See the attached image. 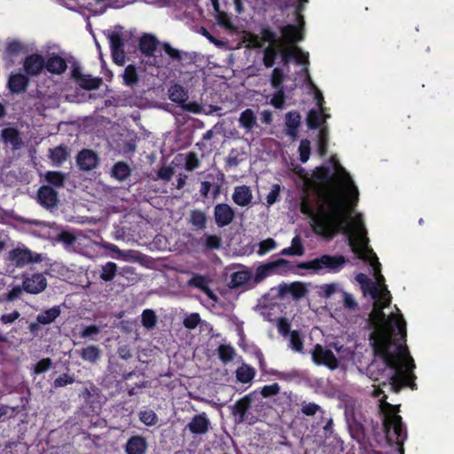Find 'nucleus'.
<instances>
[{
    "label": "nucleus",
    "mask_w": 454,
    "mask_h": 454,
    "mask_svg": "<svg viewBox=\"0 0 454 454\" xmlns=\"http://www.w3.org/2000/svg\"><path fill=\"white\" fill-rule=\"evenodd\" d=\"M22 287L23 290L28 294H37L46 289L47 280L41 273L23 276Z\"/></svg>",
    "instance_id": "obj_14"
},
{
    "label": "nucleus",
    "mask_w": 454,
    "mask_h": 454,
    "mask_svg": "<svg viewBox=\"0 0 454 454\" xmlns=\"http://www.w3.org/2000/svg\"><path fill=\"white\" fill-rule=\"evenodd\" d=\"M74 382V378L68 375L67 373H64L55 379L53 385L55 387H62L68 384H72Z\"/></svg>",
    "instance_id": "obj_64"
},
{
    "label": "nucleus",
    "mask_w": 454,
    "mask_h": 454,
    "mask_svg": "<svg viewBox=\"0 0 454 454\" xmlns=\"http://www.w3.org/2000/svg\"><path fill=\"white\" fill-rule=\"evenodd\" d=\"M214 217L215 224L222 228L232 223L235 217V212L230 205L220 203L214 208Z\"/></svg>",
    "instance_id": "obj_16"
},
{
    "label": "nucleus",
    "mask_w": 454,
    "mask_h": 454,
    "mask_svg": "<svg viewBox=\"0 0 454 454\" xmlns=\"http://www.w3.org/2000/svg\"><path fill=\"white\" fill-rule=\"evenodd\" d=\"M45 64V59L40 54L34 53L25 58L23 60V68L27 76L39 75Z\"/></svg>",
    "instance_id": "obj_17"
},
{
    "label": "nucleus",
    "mask_w": 454,
    "mask_h": 454,
    "mask_svg": "<svg viewBox=\"0 0 454 454\" xmlns=\"http://www.w3.org/2000/svg\"><path fill=\"white\" fill-rule=\"evenodd\" d=\"M25 51H27V49L24 44L17 40L10 42L6 47V53L9 56H16Z\"/></svg>",
    "instance_id": "obj_50"
},
{
    "label": "nucleus",
    "mask_w": 454,
    "mask_h": 454,
    "mask_svg": "<svg viewBox=\"0 0 454 454\" xmlns=\"http://www.w3.org/2000/svg\"><path fill=\"white\" fill-rule=\"evenodd\" d=\"M289 335L291 348L297 352H301L303 348V343L299 333L297 331H292Z\"/></svg>",
    "instance_id": "obj_56"
},
{
    "label": "nucleus",
    "mask_w": 454,
    "mask_h": 454,
    "mask_svg": "<svg viewBox=\"0 0 454 454\" xmlns=\"http://www.w3.org/2000/svg\"><path fill=\"white\" fill-rule=\"evenodd\" d=\"M232 200L237 205L240 207L248 206L253 200L251 189L247 185L237 186L234 189Z\"/></svg>",
    "instance_id": "obj_25"
},
{
    "label": "nucleus",
    "mask_w": 454,
    "mask_h": 454,
    "mask_svg": "<svg viewBox=\"0 0 454 454\" xmlns=\"http://www.w3.org/2000/svg\"><path fill=\"white\" fill-rule=\"evenodd\" d=\"M288 262L285 259H278L275 262H270L257 267L254 277V283H260L266 277L274 272L278 267L285 266Z\"/></svg>",
    "instance_id": "obj_19"
},
{
    "label": "nucleus",
    "mask_w": 454,
    "mask_h": 454,
    "mask_svg": "<svg viewBox=\"0 0 454 454\" xmlns=\"http://www.w3.org/2000/svg\"><path fill=\"white\" fill-rule=\"evenodd\" d=\"M346 262L347 260L343 255L324 254L311 261L301 263L299 268L311 270L313 272H319L322 270L336 272L339 271Z\"/></svg>",
    "instance_id": "obj_5"
},
{
    "label": "nucleus",
    "mask_w": 454,
    "mask_h": 454,
    "mask_svg": "<svg viewBox=\"0 0 454 454\" xmlns=\"http://www.w3.org/2000/svg\"><path fill=\"white\" fill-rule=\"evenodd\" d=\"M60 315L59 306H54L49 309L44 310L36 317L38 323L42 325H48L52 323Z\"/></svg>",
    "instance_id": "obj_41"
},
{
    "label": "nucleus",
    "mask_w": 454,
    "mask_h": 454,
    "mask_svg": "<svg viewBox=\"0 0 454 454\" xmlns=\"http://www.w3.org/2000/svg\"><path fill=\"white\" fill-rule=\"evenodd\" d=\"M107 37L110 43L113 60L118 66H123L126 60L124 51V39L122 35L115 31L108 32Z\"/></svg>",
    "instance_id": "obj_11"
},
{
    "label": "nucleus",
    "mask_w": 454,
    "mask_h": 454,
    "mask_svg": "<svg viewBox=\"0 0 454 454\" xmlns=\"http://www.w3.org/2000/svg\"><path fill=\"white\" fill-rule=\"evenodd\" d=\"M330 115L325 114V108L311 109L307 115V125L309 129H315L322 127Z\"/></svg>",
    "instance_id": "obj_22"
},
{
    "label": "nucleus",
    "mask_w": 454,
    "mask_h": 454,
    "mask_svg": "<svg viewBox=\"0 0 454 454\" xmlns=\"http://www.w3.org/2000/svg\"><path fill=\"white\" fill-rule=\"evenodd\" d=\"M29 83L28 76L25 74H12L8 80V89L12 93H21L26 91Z\"/></svg>",
    "instance_id": "obj_21"
},
{
    "label": "nucleus",
    "mask_w": 454,
    "mask_h": 454,
    "mask_svg": "<svg viewBox=\"0 0 454 454\" xmlns=\"http://www.w3.org/2000/svg\"><path fill=\"white\" fill-rule=\"evenodd\" d=\"M162 49L173 62H176L179 67L195 64L198 59V54L194 51H182L171 46L169 43H163Z\"/></svg>",
    "instance_id": "obj_8"
},
{
    "label": "nucleus",
    "mask_w": 454,
    "mask_h": 454,
    "mask_svg": "<svg viewBox=\"0 0 454 454\" xmlns=\"http://www.w3.org/2000/svg\"><path fill=\"white\" fill-rule=\"evenodd\" d=\"M339 285L336 283L325 284L320 286L319 295L324 298H330L333 294L340 292Z\"/></svg>",
    "instance_id": "obj_51"
},
{
    "label": "nucleus",
    "mask_w": 454,
    "mask_h": 454,
    "mask_svg": "<svg viewBox=\"0 0 454 454\" xmlns=\"http://www.w3.org/2000/svg\"><path fill=\"white\" fill-rule=\"evenodd\" d=\"M76 164L82 171L95 169L99 164V157L90 149H82L76 155Z\"/></svg>",
    "instance_id": "obj_15"
},
{
    "label": "nucleus",
    "mask_w": 454,
    "mask_h": 454,
    "mask_svg": "<svg viewBox=\"0 0 454 454\" xmlns=\"http://www.w3.org/2000/svg\"><path fill=\"white\" fill-rule=\"evenodd\" d=\"M197 244L202 245L203 251L217 250L221 248L223 241L222 238L214 234L205 233L203 237L196 240Z\"/></svg>",
    "instance_id": "obj_29"
},
{
    "label": "nucleus",
    "mask_w": 454,
    "mask_h": 454,
    "mask_svg": "<svg viewBox=\"0 0 454 454\" xmlns=\"http://www.w3.org/2000/svg\"><path fill=\"white\" fill-rule=\"evenodd\" d=\"M346 420L354 437L364 436L365 417L359 406L347 404L345 408Z\"/></svg>",
    "instance_id": "obj_7"
},
{
    "label": "nucleus",
    "mask_w": 454,
    "mask_h": 454,
    "mask_svg": "<svg viewBox=\"0 0 454 454\" xmlns=\"http://www.w3.org/2000/svg\"><path fill=\"white\" fill-rule=\"evenodd\" d=\"M142 325L148 329H153L157 323V316L153 309H145L141 315Z\"/></svg>",
    "instance_id": "obj_44"
},
{
    "label": "nucleus",
    "mask_w": 454,
    "mask_h": 454,
    "mask_svg": "<svg viewBox=\"0 0 454 454\" xmlns=\"http://www.w3.org/2000/svg\"><path fill=\"white\" fill-rule=\"evenodd\" d=\"M168 98L172 102L182 105L188 99V92L183 86L175 84L168 90Z\"/></svg>",
    "instance_id": "obj_38"
},
{
    "label": "nucleus",
    "mask_w": 454,
    "mask_h": 454,
    "mask_svg": "<svg viewBox=\"0 0 454 454\" xmlns=\"http://www.w3.org/2000/svg\"><path fill=\"white\" fill-rule=\"evenodd\" d=\"M311 354L313 361L317 364H324L331 370H334L339 366L338 358L334 356L333 351L320 344H317L314 347Z\"/></svg>",
    "instance_id": "obj_12"
},
{
    "label": "nucleus",
    "mask_w": 454,
    "mask_h": 454,
    "mask_svg": "<svg viewBox=\"0 0 454 454\" xmlns=\"http://www.w3.org/2000/svg\"><path fill=\"white\" fill-rule=\"evenodd\" d=\"M117 272V265L114 262H109L102 266L100 278L106 282L114 279Z\"/></svg>",
    "instance_id": "obj_45"
},
{
    "label": "nucleus",
    "mask_w": 454,
    "mask_h": 454,
    "mask_svg": "<svg viewBox=\"0 0 454 454\" xmlns=\"http://www.w3.org/2000/svg\"><path fill=\"white\" fill-rule=\"evenodd\" d=\"M250 406V395H246L245 397L236 402L232 408V414L236 417V421L238 423H242L245 421L246 413L249 410Z\"/></svg>",
    "instance_id": "obj_28"
},
{
    "label": "nucleus",
    "mask_w": 454,
    "mask_h": 454,
    "mask_svg": "<svg viewBox=\"0 0 454 454\" xmlns=\"http://www.w3.org/2000/svg\"><path fill=\"white\" fill-rule=\"evenodd\" d=\"M301 114L296 111L286 114V135L289 136L293 140L298 137V128L301 125Z\"/></svg>",
    "instance_id": "obj_20"
},
{
    "label": "nucleus",
    "mask_w": 454,
    "mask_h": 454,
    "mask_svg": "<svg viewBox=\"0 0 454 454\" xmlns=\"http://www.w3.org/2000/svg\"><path fill=\"white\" fill-rule=\"evenodd\" d=\"M44 179L48 183L47 185L56 190L64 187L67 176L60 171H47L44 174Z\"/></svg>",
    "instance_id": "obj_35"
},
{
    "label": "nucleus",
    "mask_w": 454,
    "mask_h": 454,
    "mask_svg": "<svg viewBox=\"0 0 454 454\" xmlns=\"http://www.w3.org/2000/svg\"><path fill=\"white\" fill-rule=\"evenodd\" d=\"M386 398L387 396L384 395L380 400V406L386 413L383 423L386 437L387 441H391L390 429L392 428L394 434L396 437V443L399 445V452L400 454H404L403 444L406 438V431L402 423L401 416L395 414L396 407L387 403L386 402Z\"/></svg>",
    "instance_id": "obj_4"
},
{
    "label": "nucleus",
    "mask_w": 454,
    "mask_h": 454,
    "mask_svg": "<svg viewBox=\"0 0 454 454\" xmlns=\"http://www.w3.org/2000/svg\"><path fill=\"white\" fill-rule=\"evenodd\" d=\"M138 416L139 419L148 427L154 426L158 422V416L153 410L142 411Z\"/></svg>",
    "instance_id": "obj_47"
},
{
    "label": "nucleus",
    "mask_w": 454,
    "mask_h": 454,
    "mask_svg": "<svg viewBox=\"0 0 454 454\" xmlns=\"http://www.w3.org/2000/svg\"><path fill=\"white\" fill-rule=\"evenodd\" d=\"M200 166V160L197 154L193 152H190L186 155L185 159V169L192 171Z\"/></svg>",
    "instance_id": "obj_57"
},
{
    "label": "nucleus",
    "mask_w": 454,
    "mask_h": 454,
    "mask_svg": "<svg viewBox=\"0 0 454 454\" xmlns=\"http://www.w3.org/2000/svg\"><path fill=\"white\" fill-rule=\"evenodd\" d=\"M239 123L247 134L251 133L253 129L257 126V118L254 112L250 108L243 111L239 115Z\"/></svg>",
    "instance_id": "obj_30"
},
{
    "label": "nucleus",
    "mask_w": 454,
    "mask_h": 454,
    "mask_svg": "<svg viewBox=\"0 0 454 454\" xmlns=\"http://www.w3.org/2000/svg\"><path fill=\"white\" fill-rule=\"evenodd\" d=\"M71 76L81 88L86 90H97L103 82L100 77H93L90 74H83L80 67H73Z\"/></svg>",
    "instance_id": "obj_13"
},
{
    "label": "nucleus",
    "mask_w": 454,
    "mask_h": 454,
    "mask_svg": "<svg viewBox=\"0 0 454 454\" xmlns=\"http://www.w3.org/2000/svg\"><path fill=\"white\" fill-rule=\"evenodd\" d=\"M300 160L306 162L310 155V142L308 139L301 141L299 145Z\"/></svg>",
    "instance_id": "obj_54"
},
{
    "label": "nucleus",
    "mask_w": 454,
    "mask_h": 454,
    "mask_svg": "<svg viewBox=\"0 0 454 454\" xmlns=\"http://www.w3.org/2000/svg\"><path fill=\"white\" fill-rule=\"evenodd\" d=\"M254 369L249 365L243 364L236 370L237 380L242 383H247L254 377Z\"/></svg>",
    "instance_id": "obj_42"
},
{
    "label": "nucleus",
    "mask_w": 454,
    "mask_h": 454,
    "mask_svg": "<svg viewBox=\"0 0 454 454\" xmlns=\"http://www.w3.org/2000/svg\"><path fill=\"white\" fill-rule=\"evenodd\" d=\"M364 223L356 225L352 233L347 235L352 251L362 260L370 263L374 270L377 282L371 281L364 273H359L356 280L362 286L364 294H369L373 301V309L369 314V320L372 325L388 322L390 318L398 317L394 314L386 317L382 309L391 303L390 292L384 284V277L380 274V263L376 254L369 247V239Z\"/></svg>",
    "instance_id": "obj_3"
},
{
    "label": "nucleus",
    "mask_w": 454,
    "mask_h": 454,
    "mask_svg": "<svg viewBox=\"0 0 454 454\" xmlns=\"http://www.w3.org/2000/svg\"><path fill=\"white\" fill-rule=\"evenodd\" d=\"M159 43V40L153 35L145 34L139 40V50L145 56L153 57Z\"/></svg>",
    "instance_id": "obj_24"
},
{
    "label": "nucleus",
    "mask_w": 454,
    "mask_h": 454,
    "mask_svg": "<svg viewBox=\"0 0 454 454\" xmlns=\"http://www.w3.org/2000/svg\"><path fill=\"white\" fill-rule=\"evenodd\" d=\"M44 67L51 74H60L66 71L67 66L63 58L51 56L45 61Z\"/></svg>",
    "instance_id": "obj_33"
},
{
    "label": "nucleus",
    "mask_w": 454,
    "mask_h": 454,
    "mask_svg": "<svg viewBox=\"0 0 454 454\" xmlns=\"http://www.w3.org/2000/svg\"><path fill=\"white\" fill-rule=\"evenodd\" d=\"M340 294L344 307L350 311H355L357 309L358 304L354 296L343 290L340 291Z\"/></svg>",
    "instance_id": "obj_52"
},
{
    "label": "nucleus",
    "mask_w": 454,
    "mask_h": 454,
    "mask_svg": "<svg viewBox=\"0 0 454 454\" xmlns=\"http://www.w3.org/2000/svg\"><path fill=\"white\" fill-rule=\"evenodd\" d=\"M219 358L223 364H227L233 360L235 351L229 345H220L217 348Z\"/></svg>",
    "instance_id": "obj_46"
},
{
    "label": "nucleus",
    "mask_w": 454,
    "mask_h": 454,
    "mask_svg": "<svg viewBox=\"0 0 454 454\" xmlns=\"http://www.w3.org/2000/svg\"><path fill=\"white\" fill-rule=\"evenodd\" d=\"M405 321L391 317L390 321L372 325L370 340L375 358L367 367V373L380 386L397 393L411 380L415 367L413 359L405 345Z\"/></svg>",
    "instance_id": "obj_2"
},
{
    "label": "nucleus",
    "mask_w": 454,
    "mask_h": 454,
    "mask_svg": "<svg viewBox=\"0 0 454 454\" xmlns=\"http://www.w3.org/2000/svg\"><path fill=\"white\" fill-rule=\"evenodd\" d=\"M44 259L45 257L42 254L33 252L25 245H20L11 249L6 257L12 266L19 269L29 264L40 263Z\"/></svg>",
    "instance_id": "obj_6"
},
{
    "label": "nucleus",
    "mask_w": 454,
    "mask_h": 454,
    "mask_svg": "<svg viewBox=\"0 0 454 454\" xmlns=\"http://www.w3.org/2000/svg\"><path fill=\"white\" fill-rule=\"evenodd\" d=\"M69 156L70 152L66 145H59L55 148L50 149L49 157L55 166H60Z\"/></svg>",
    "instance_id": "obj_34"
},
{
    "label": "nucleus",
    "mask_w": 454,
    "mask_h": 454,
    "mask_svg": "<svg viewBox=\"0 0 454 454\" xmlns=\"http://www.w3.org/2000/svg\"><path fill=\"white\" fill-rule=\"evenodd\" d=\"M331 162L337 173L336 178L328 168H322L316 173L317 178L325 183L318 190L321 204L317 211L307 201L301 205V213L311 218L314 231L325 238H332L339 231L348 235L356 225L363 223L361 215L351 217L352 208L358 201L357 187L335 155L331 157Z\"/></svg>",
    "instance_id": "obj_1"
},
{
    "label": "nucleus",
    "mask_w": 454,
    "mask_h": 454,
    "mask_svg": "<svg viewBox=\"0 0 454 454\" xmlns=\"http://www.w3.org/2000/svg\"><path fill=\"white\" fill-rule=\"evenodd\" d=\"M123 80L127 85L132 86L137 82V74L136 69L132 66H128L123 73Z\"/></svg>",
    "instance_id": "obj_53"
},
{
    "label": "nucleus",
    "mask_w": 454,
    "mask_h": 454,
    "mask_svg": "<svg viewBox=\"0 0 454 454\" xmlns=\"http://www.w3.org/2000/svg\"><path fill=\"white\" fill-rule=\"evenodd\" d=\"M0 137L5 144H10L14 150L20 149L22 145L20 132L14 128L4 129L1 131Z\"/></svg>",
    "instance_id": "obj_26"
},
{
    "label": "nucleus",
    "mask_w": 454,
    "mask_h": 454,
    "mask_svg": "<svg viewBox=\"0 0 454 454\" xmlns=\"http://www.w3.org/2000/svg\"><path fill=\"white\" fill-rule=\"evenodd\" d=\"M270 104L278 109H282L285 105V90H276L272 95Z\"/></svg>",
    "instance_id": "obj_55"
},
{
    "label": "nucleus",
    "mask_w": 454,
    "mask_h": 454,
    "mask_svg": "<svg viewBox=\"0 0 454 454\" xmlns=\"http://www.w3.org/2000/svg\"><path fill=\"white\" fill-rule=\"evenodd\" d=\"M292 57L298 64L308 66L309 65V53L304 52L301 48L294 46L291 50H285L282 54L283 61L287 64L288 58Z\"/></svg>",
    "instance_id": "obj_27"
},
{
    "label": "nucleus",
    "mask_w": 454,
    "mask_h": 454,
    "mask_svg": "<svg viewBox=\"0 0 454 454\" xmlns=\"http://www.w3.org/2000/svg\"><path fill=\"white\" fill-rule=\"evenodd\" d=\"M111 174L117 180L124 181L130 176L129 166L123 161H118L114 165Z\"/></svg>",
    "instance_id": "obj_40"
},
{
    "label": "nucleus",
    "mask_w": 454,
    "mask_h": 454,
    "mask_svg": "<svg viewBox=\"0 0 454 454\" xmlns=\"http://www.w3.org/2000/svg\"><path fill=\"white\" fill-rule=\"evenodd\" d=\"M210 420L205 412L195 415L186 427L193 434H205L209 431Z\"/></svg>",
    "instance_id": "obj_18"
},
{
    "label": "nucleus",
    "mask_w": 454,
    "mask_h": 454,
    "mask_svg": "<svg viewBox=\"0 0 454 454\" xmlns=\"http://www.w3.org/2000/svg\"><path fill=\"white\" fill-rule=\"evenodd\" d=\"M56 240L63 243L66 248H69L76 242L77 238L67 231H62L57 235Z\"/></svg>",
    "instance_id": "obj_48"
},
{
    "label": "nucleus",
    "mask_w": 454,
    "mask_h": 454,
    "mask_svg": "<svg viewBox=\"0 0 454 454\" xmlns=\"http://www.w3.org/2000/svg\"><path fill=\"white\" fill-rule=\"evenodd\" d=\"M252 277V271L247 269L233 272L231 275V280L228 286L232 289L241 287L247 284Z\"/></svg>",
    "instance_id": "obj_32"
},
{
    "label": "nucleus",
    "mask_w": 454,
    "mask_h": 454,
    "mask_svg": "<svg viewBox=\"0 0 454 454\" xmlns=\"http://www.w3.org/2000/svg\"><path fill=\"white\" fill-rule=\"evenodd\" d=\"M37 202L45 209L52 211L57 208L59 199L58 192L50 185H42L36 192Z\"/></svg>",
    "instance_id": "obj_9"
},
{
    "label": "nucleus",
    "mask_w": 454,
    "mask_h": 454,
    "mask_svg": "<svg viewBox=\"0 0 454 454\" xmlns=\"http://www.w3.org/2000/svg\"><path fill=\"white\" fill-rule=\"evenodd\" d=\"M280 391V387L278 383H274L272 385L264 386L261 390V395L264 398H269L274 395H277Z\"/></svg>",
    "instance_id": "obj_59"
},
{
    "label": "nucleus",
    "mask_w": 454,
    "mask_h": 454,
    "mask_svg": "<svg viewBox=\"0 0 454 454\" xmlns=\"http://www.w3.org/2000/svg\"><path fill=\"white\" fill-rule=\"evenodd\" d=\"M51 365L52 361L51 358H43L34 365L33 370L35 373L40 374L48 371L51 367Z\"/></svg>",
    "instance_id": "obj_58"
},
{
    "label": "nucleus",
    "mask_w": 454,
    "mask_h": 454,
    "mask_svg": "<svg viewBox=\"0 0 454 454\" xmlns=\"http://www.w3.org/2000/svg\"><path fill=\"white\" fill-rule=\"evenodd\" d=\"M286 78L284 71L278 67L272 70L270 74V84L275 90H285L283 82Z\"/></svg>",
    "instance_id": "obj_43"
},
{
    "label": "nucleus",
    "mask_w": 454,
    "mask_h": 454,
    "mask_svg": "<svg viewBox=\"0 0 454 454\" xmlns=\"http://www.w3.org/2000/svg\"><path fill=\"white\" fill-rule=\"evenodd\" d=\"M321 411V407L314 403H302L301 412L307 416H313Z\"/></svg>",
    "instance_id": "obj_61"
},
{
    "label": "nucleus",
    "mask_w": 454,
    "mask_h": 454,
    "mask_svg": "<svg viewBox=\"0 0 454 454\" xmlns=\"http://www.w3.org/2000/svg\"><path fill=\"white\" fill-rule=\"evenodd\" d=\"M276 290L278 298L284 299L287 295H291L294 300L303 298L309 292L306 285L301 282L282 283L276 287Z\"/></svg>",
    "instance_id": "obj_10"
},
{
    "label": "nucleus",
    "mask_w": 454,
    "mask_h": 454,
    "mask_svg": "<svg viewBox=\"0 0 454 454\" xmlns=\"http://www.w3.org/2000/svg\"><path fill=\"white\" fill-rule=\"evenodd\" d=\"M200 322L198 313H192L184 319V325L188 329H194Z\"/></svg>",
    "instance_id": "obj_60"
},
{
    "label": "nucleus",
    "mask_w": 454,
    "mask_h": 454,
    "mask_svg": "<svg viewBox=\"0 0 454 454\" xmlns=\"http://www.w3.org/2000/svg\"><path fill=\"white\" fill-rule=\"evenodd\" d=\"M146 449V440L141 435L130 437L125 446V451L127 454H145Z\"/></svg>",
    "instance_id": "obj_23"
},
{
    "label": "nucleus",
    "mask_w": 454,
    "mask_h": 454,
    "mask_svg": "<svg viewBox=\"0 0 454 454\" xmlns=\"http://www.w3.org/2000/svg\"><path fill=\"white\" fill-rule=\"evenodd\" d=\"M276 247V242L273 239L269 238L259 243V254H264L267 252L274 249Z\"/></svg>",
    "instance_id": "obj_62"
},
{
    "label": "nucleus",
    "mask_w": 454,
    "mask_h": 454,
    "mask_svg": "<svg viewBox=\"0 0 454 454\" xmlns=\"http://www.w3.org/2000/svg\"><path fill=\"white\" fill-rule=\"evenodd\" d=\"M188 222L196 230L202 231L207 226L206 213L200 209H193L190 212Z\"/></svg>",
    "instance_id": "obj_36"
},
{
    "label": "nucleus",
    "mask_w": 454,
    "mask_h": 454,
    "mask_svg": "<svg viewBox=\"0 0 454 454\" xmlns=\"http://www.w3.org/2000/svg\"><path fill=\"white\" fill-rule=\"evenodd\" d=\"M80 356L83 360L96 364L100 358L101 350L95 345H90L80 350Z\"/></svg>",
    "instance_id": "obj_39"
},
{
    "label": "nucleus",
    "mask_w": 454,
    "mask_h": 454,
    "mask_svg": "<svg viewBox=\"0 0 454 454\" xmlns=\"http://www.w3.org/2000/svg\"><path fill=\"white\" fill-rule=\"evenodd\" d=\"M280 32L286 43H294L302 39L301 32L295 25L284 26Z\"/></svg>",
    "instance_id": "obj_37"
},
{
    "label": "nucleus",
    "mask_w": 454,
    "mask_h": 454,
    "mask_svg": "<svg viewBox=\"0 0 454 454\" xmlns=\"http://www.w3.org/2000/svg\"><path fill=\"white\" fill-rule=\"evenodd\" d=\"M277 54H278V52H277L276 49L273 48L272 46H268L267 48L264 49L262 61H263V65L267 68L273 67L276 58H277Z\"/></svg>",
    "instance_id": "obj_49"
},
{
    "label": "nucleus",
    "mask_w": 454,
    "mask_h": 454,
    "mask_svg": "<svg viewBox=\"0 0 454 454\" xmlns=\"http://www.w3.org/2000/svg\"><path fill=\"white\" fill-rule=\"evenodd\" d=\"M188 286H194V287L200 289L204 294H207V296L210 300L215 301H217V296L214 294V292L208 286L207 278L205 277L200 276V275L194 276L188 281Z\"/></svg>",
    "instance_id": "obj_31"
},
{
    "label": "nucleus",
    "mask_w": 454,
    "mask_h": 454,
    "mask_svg": "<svg viewBox=\"0 0 454 454\" xmlns=\"http://www.w3.org/2000/svg\"><path fill=\"white\" fill-rule=\"evenodd\" d=\"M100 333V329L96 325H91L89 326H86L81 333L80 336L82 338H91L94 339L95 336H97Z\"/></svg>",
    "instance_id": "obj_63"
}]
</instances>
